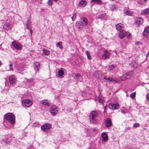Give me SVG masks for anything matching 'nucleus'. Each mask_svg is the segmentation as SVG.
Segmentation results:
<instances>
[{
    "label": "nucleus",
    "instance_id": "nucleus-21",
    "mask_svg": "<svg viewBox=\"0 0 149 149\" xmlns=\"http://www.w3.org/2000/svg\"><path fill=\"white\" fill-rule=\"evenodd\" d=\"M130 65L132 67L136 68L137 66V63L136 62V60H133L130 63Z\"/></svg>",
    "mask_w": 149,
    "mask_h": 149
},
{
    "label": "nucleus",
    "instance_id": "nucleus-40",
    "mask_svg": "<svg viewBox=\"0 0 149 149\" xmlns=\"http://www.w3.org/2000/svg\"><path fill=\"white\" fill-rule=\"evenodd\" d=\"M91 1L98 3H100L101 2L100 0H91Z\"/></svg>",
    "mask_w": 149,
    "mask_h": 149
},
{
    "label": "nucleus",
    "instance_id": "nucleus-41",
    "mask_svg": "<svg viewBox=\"0 0 149 149\" xmlns=\"http://www.w3.org/2000/svg\"><path fill=\"white\" fill-rule=\"evenodd\" d=\"M76 13H74L73 15V16L72 17V20L73 21L76 18Z\"/></svg>",
    "mask_w": 149,
    "mask_h": 149
},
{
    "label": "nucleus",
    "instance_id": "nucleus-49",
    "mask_svg": "<svg viewBox=\"0 0 149 149\" xmlns=\"http://www.w3.org/2000/svg\"><path fill=\"white\" fill-rule=\"evenodd\" d=\"M54 1H58V0H53Z\"/></svg>",
    "mask_w": 149,
    "mask_h": 149
},
{
    "label": "nucleus",
    "instance_id": "nucleus-25",
    "mask_svg": "<svg viewBox=\"0 0 149 149\" xmlns=\"http://www.w3.org/2000/svg\"><path fill=\"white\" fill-rule=\"evenodd\" d=\"M56 46L57 47H59L61 50L63 48V47L62 45V42H61L60 41L57 42L56 44Z\"/></svg>",
    "mask_w": 149,
    "mask_h": 149
},
{
    "label": "nucleus",
    "instance_id": "nucleus-27",
    "mask_svg": "<svg viewBox=\"0 0 149 149\" xmlns=\"http://www.w3.org/2000/svg\"><path fill=\"white\" fill-rule=\"evenodd\" d=\"M116 66V65L115 64H112L109 66V70L110 71L113 70L114 68H115Z\"/></svg>",
    "mask_w": 149,
    "mask_h": 149
},
{
    "label": "nucleus",
    "instance_id": "nucleus-15",
    "mask_svg": "<svg viewBox=\"0 0 149 149\" xmlns=\"http://www.w3.org/2000/svg\"><path fill=\"white\" fill-rule=\"evenodd\" d=\"M105 125L106 127L108 128L112 125V123L110 118H107L105 122Z\"/></svg>",
    "mask_w": 149,
    "mask_h": 149
},
{
    "label": "nucleus",
    "instance_id": "nucleus-11",
    "mask_svg": "<svg viewBox=\"0 0 149 149\" xmlns=\"http://www.w3.org/2000/svg\"><path fill=\"white\" fill-rule=\"evenodd\" d=\"M143 35L145 37H147L149 36V26L145 28L143 32Z\"/></svg>",
    "mask_w": 149,
    "mask_h": 149
},
{
    "label": "nucleus",
    "instance_id": "nucleus-35",
    "mask_svg": "<svg viewBox=\"0 0 149 149\" xmlns=\"http://www.w3.org/2000/svg\"><path fill=\"white\" fill-rule=\"evenodd\" d=\"M105 16V14H102L99 15L98 17L99 19H102L104 18Z\"/></svg>",
    "mask_w": 149,
    "mask_h": 149
},
{
    "label": "nucleus",
    "instance_id": "nucleus-9",
    "mask_svg": "<svg viewBox=\"0 0 149 149\" xmlns=\"http://www.w3.org/2000/svg\"><path fill=\"white\" fill-rule=\"evenodd\" d=\"M110 57V54L107 51H104L103 54L102 56V58L103 59H108Z\"/></svg>",
    "mask_w": 149,
    "mask_h": 149
},
{
    "label": "nucleus",
    "instance_id": "nucleus-52",
    "mask_svg": "<svg viewBox=\"0 0 149 149\" xmlns=\"http://www.w3.org/2000/svg\"><path fill=\"white\" fill-rule=\"evenodd\" d=\"M123 108H124V107H123Z\"/></svg>",
    "mask_w": 149,
    "mask_h": 149
},
{
    "label": "nucleus",
    "instance_id": "nucleus-46",
    "mask_svg": "<svg viewBox=\"0 0 149 149\" xmlns=\"http://www.w3.org/2000/svg\"><path fill=\"white\" fill-rule=\"evenodd\" d=\"M76 26L77 27H79V26L80 25H81L80 23H79V22L77 23L76 24Z\"/></svg>",
    "mask_w": 149,
    "mask_h": 149
},
{
    "label": "nucleus",
    "instance_id": "nucleus-38",
    "mask_svg": "<svg viewBox=\"0 0 149 149\" xmlns=\"http://www.w3.org/2000/svg\"><path fill=\"white\" fill-rule=\"evenodd\" d=\"M135 94L136 93L135 92L132 93L130 95L132 99L134 98L135 97Z\"/></svg>",
    "mask_w": 149,
    "mask_h": 149
},
{
    "label": "nucleus",
    "instance_id": "nucleus-2",
    "mask_svg": "<svg viewBox=\"0 0 149 149\" xmlns=\"http://www.w3.org/2000/svg\"><path fill=\"white\" fill-rule=\"evenodd\" d=\"M4 118L10 123L13 124L15 122V118L14 114L12 113H8L4 115Z\"/></svg>",
    "mask_w": 149,
    "mask_h": 149
},
{
    "label": "nucleus",
    "instance_id": "nucleus-6",
    "mask_svg": "<svg viewBox=\"0 0 149 149\" xmlns=\"http://www.w3.org/2000/svg\"><path fill=\"white\" fill-rule=\"evenodd\" d=\"M51 127L52 126L51 124L47 123L41 126V129L43 131H45L51 128Z\"/></svg>",
    "mask_w": 149,
    "mask_h": 149
},
{
    "label": "nucleus",
    "instance_id": "nucleus-10",
    "mask_svg": "<svg viewBox=\"0 0 149 149\" xmlns=\"http://www.w3.org/2000/svg\"><path fill=\"white\" fill-rule=\"evenodd\" d=\"M87 24L88 21L87 19L85 17H83L81 19V25L84 26H86Z\"/></svg>",
    "mask_w": 149,
    "mask_h": 149
},
{
    "label": "nucleus",
    "instance_id": "nucleus-20",
    "mask_svg": "<svg viewBox=\"0 0 149 149\" xmlns=\"http://www.w3.org/2000/svg\"><path fill=\"white\" fill-rule=\"evenodd\" d=\"M41 103L44 105H46L47 106H49L50 104L49 101L47 100H42L41 102Z\"/></svg>",
    "mask_w": 149,
    "mask_h": 149
},
{
    "label": "nucleus",
    "instance_id": "nucleus-50",
    "mask_svg": "<svg viewBox=\"0 0 149 149\" xmlns=\"http://www.w3.org/2000/svg\"><path fill=\"white\" fill-rule=\"evenodd\" d=\"M1 64H2V63L0 61V66L1 65Z\"/></svg>",
    "mask_w": 149,
    "mask_h": 149
},
{
    "label": "nucleus",
    "instance_id": "nucleus-34",
    "mask_svg": "<svg viewBox=\"0 0 149 149\" xmlns=\"http://www.w3.org/2000/svg\"><path fill=\"white\" fill-rule=\"evenodd\" d=\"M116 6L114 5H111L110 7L111 10L112 11L116 9Z\"/></svg>",
    "mask_w": 149,
    "mask_h": 149
},
{
    "label": "nucleus",
    "instance_id": "nucleus-3",
    "mask_svg": "<svg viewBox=\"0 0 149 149\" xmlns=\"http://www.w3.org/2000/svg\"><path fill=\"white\" fill-rule=\"evenodd\" d=\"M12 45L16 50H20L22 47V45L19 42L16 41L12 42Z\"/></svg>",
    "mask_w": 149,
    "mask_h": 149
},
{
    "label": "nucleus",
    "instance_id": "nucleus-1",
    "mask_svg": "<svg viewBox=\"0 0 149 149\" xmlns=\"http://www.w3.org/2000/svg\"><path fill=\"white\" fill-rule=\"evenodd\" d=\"M99 113L97 111H93L90 114V121L92 124H96L99 117Z\"/></svg>",
    "mask_w": 149,
    "mask_h": 149
},
{
    "label": "nucleus",
    "instance_id": "nucleus-47",
    "mask_svg": "<svg viewBox=\"0 0 149 149\" xmlns=\"http://www.w3.org/2000/svg\"><path fill=\"white\" fill-rule=\"evenodd\" d=\"M121 113H123L124 114L125 113V112L124 110H123L122 109H121Z\"/></svg>",
    "mask_w": 149,
    "mask_h": 149
},
{
    "label": "nucleus",
    "instance_id": "nucleus-5",
    "mask_svg": "<svg viewBox=\"0 0 149 149\" xmlns=\"http://www.w3.org/2000/svg\"><path fill=\"white\" fill-rule=\"evenodd\" d=\"M32 104L31 101L29 99L24 100L22 102V104L24 107H29L31 106Z\"/></svg>",
    "mask_w": 149,
    "mask_h": 149
},
{
    "label": "nucleus",
    "instance_id": "nucleus-44",
    "mask_svg": "<svg viewBox=\"0 0 149 149\" xmlns=\"http://www.w3.org/2000/svg\"><path fill=\"white\" fill-rule=\"evenodd\" d=\"M146 100L148 101H149V93L147 94L146 95Z\"/></svg>",
    "mask_w": 149,
    "mask_h": 149
},
{
    "label": "nucleus",
    "instance_id": "nucleus-17",
    "mask_svg": "<svg viewBox=\"0 0 149 149\" xmlns=\"http://www.w3.org/2000/svg\"><path fill=\"white\" fill-rule=\"evenodd\" d=\"M116 28L118 31H123V27L122 24H118L116 25Z\"/></svg>",
    "mask_w": 149,
    "mask_h": 149
},
{
    "label": "nucleus",
    "instance_id": "nucleus-33",
    "mask_svg": "<svg viewBox=\"0 0 149 149\" xmlns=\"http://www.w3.org/2000/svg\"><path fill=\"white\" fill-rule=\"evenodd\" d=\"M98 100L99 102L100 103H102L103 104L104 103V101L102 99L100 98V96L98 97Z\"/></svg>",
    "mask_w": 149,
    "mask_h": 149
},
{
    "label": "nucleus",
    "instance_id": "nucleus-42",
    "mask_svg": "<svg viewBox=\"0 0 149 149\" xmlns=\"http://www.w3.org/2000/svg\"><path fill=\"white\" fill-rule=\"evenodd\" d=\"M47 3L48 5L49 6L51 5L52 4V0H48Z\"/></svg>",
    "mask_w": 149,
    "mask_h": 149
},
{
    "label": "nucleus",
    "instance_id": "nucleus-51",
    "mask_svg": "<svg viewBox=\"0 0 149 149\" xmlns=\"http://www.w3.org/2000/svg\"><path fill=\"white\" fill-rule=\"evenodd\" d=\"M106 108V107H104V110H105V109Z\"/></svg>",
    "mask_w": 149,
    "mask_h": 149
},
{
    "label": "nucleus",
    "instance_id": "nucleus-18",
    "mask_svg": "<svg viewBox=\"0 0 149 149\" xmlns=\"http://www.w3.org/2000/svg\"><path fill=\"white\" fill-rule=\"evenodd\" d=\"M87 4V2L85 0H81L78 4L79 6L84 7Z\"/></svg>",
    "mask_w": 149,
    "mask_h": 149
},
{
    "label": "nucleus",
    "instance_id": "nucleus-14",
    "mask_svg": "<svg viewBox=\"0 0 149 149\" xmlns=\"http://www.w3.org/2000/svg\"><path fill=\"white\" fill-rule=\"evenodd\" d=\"M9 80L10 84L13 85L15 83V79L14 75H12L9 78Z\"/></svg>",
    "mask_w": 149,
    "mask_h": 149
},
{
    "label": "nucleus",
    "instance_id": "nucleus-29",
    "mask_svg": "<svg viewBox=\"0 0 149 149\" xmlns=\"http://www.w3.org/2000/svg\"><path fill=\"white\" fill-rule=\"evenodd\" d=\"M86 53L87 55V58L89 60H90L91 59V56L90 53L88 51H86Z\"/></svg>",
    "mask_w": 149,
    "mask_h": 149
},
{
    "label": "nucleus",
    "instance_id": "nucleus-23",
    "mask_svg": "<svg viewBox=\"0 0 149 149\" xmlns=\"http://www.w3.org/2000/svg\"><path fill=\"white\" fill-rule=\"evenodd\" d=\"M40 63L38 62H36L34 64L35 69L36 70V71H38L39 68L40 66Z\"/></svg>",
    "mask_w": 149,
    "mask_h": 149
},
{
    "label": "nucleus",
    "instance_id": "nucleus-39",
    "mask_svg": "<svg viewBox=\"0 0 149 149\" xmlns=\"http://www.w3.org/2000/svg\"><path fill=\"white\" fill-rule=\"evenodd\" d=\"M40 125L39 124L38 122H35L33 123V126L34 127H39Z\"/></svg>",
    "mask_w": 149,
    "mask_h": 149
},
{
    "label": "nucleus",
    "instance_id": "nucleus-31",
    "mask_svg": "<svg viewBox=\"0 0 149 149\" xmlns=\"http://www.w3.org/2000/svg\"><path fill=\"white\" fill-rule=\"evenodd\" d=\"M31 21L30 19H28L27 21V23H26V26H27V28L29 29V26L31 24Z\"/></svg>",
    "mask_w": 149,
    "mask_h": 149
},
{
    "label": "nucleus",
    "instance_id": "nucleus-45",
    "mask_svg": "<svg viewBox=\"0 0 149 149\" xmlns=\"http://www.w3.org/2000/svg\"><path fill=\"white\" fill-rule=\"evenodd\" d=\"M148 0H141V4H144V3H143L144 2H146Z\"/></svg>",
    "mask_w": 149,
    "mask_h": 149
},
{
    "label": "nucleus",
    "instance_id": "nucleus-26",
    "mask_svg": "<svg viewBox=\"0 0 149 149\" xmlns=\"http://www.w3.org/2000/svg\"><path fill=\"white\" fill-rule=\"evenodd\" d=\"M43 52L44 54L46 56H48L50 52L48 50L45 49H43Z\"/></svg>",
    "mask_w": 149,
    "mask_h": 149
},
{
    "label": "nucleus",
    "instance_id": "nucleus-8",
    "mask_svg": "<svg viewBox=\"0 0 149 149\" xmlns=\"http://www.w3.org/2000/svg\"><path fill=\"white\" fill-rule=\"evenodd\" d=\"M130 34L128 32H126L124 31H120L119 33V36L121 39H123L125 36H127V38L130 36Z\"/></svg>",
    "mask_w": 149,
    "mask_h": 149
},
{
    "label": "nucleus",
    "instance_id": "nucleus-13",
    "mask_svg": "<svg viewBox=\"0 0 149 149\" xmlns=\"http://www.w3.org/2000/svg\"><path fill=\"white\" fill-rule=\"evenodd\" d=\"M64 74V71L63 70L62 68H61L60 69H59L58 72L56 74L57 77L62 78L63 77V75Z\"/></svg>",
    "mask_w": 149,
    "mask_h": 149
},
{
    "label": "nucleus",
    "instance_id": "nucleus-7",
    "mask_svg": "<svg viewBox=\"0 0 149 149\" xmlns=\"http://www.w3.org/2000/svg\"><path fill=\"white\" fill-rule=\"evenodd\" d=\"M119 107V104L117 103L112 104H110L109 105V108L112 110L117 109Z\"/></svg>",
    "mask_w": 149,
    "mask_h": 149
},
{
    "label": "nucleus",
    "instance_id": "nucleus-19",
    "mask_svg": "<svg viewBox=\"0 0 149 149\" xmlns=\"http://www.w3.org/2000/svg\"><path fill=\"white\" fill-rule=\"evenodd\" d=\"M133 74L134 72L132 71L127 72L126 74V77H125V78L127 79L130 78L133 75Z\"/></svg>",
    "mask_w": 149,
    "mask_h": 149
},
{
    "label": "nucleus",
    "instance_id": "nucleus-43",
    "mask_svg": "<svg viewBox=\"0 0 149 149\" xmlns=\"http://www.w3.org/2000/svg\"><path fill=\"white\" fill-rule=\"evenodd\" d=\"M25 70L24 68V67H22L19 69L20 71H22Z\"/></svg>",
    "mask_w": 149,
    "mask_h": 149
},
{
    "label": "nucleus",
    "instance_id": "nucleus-32",
    "mask_svg": "<svg viewBox=\"0 0 149 149\" xmlns=\"http://www.w3.org/2000/svg\"><path fill=\"white\" fill-rule=\"evenodd\" d=\"M104 79L106 80H109V81L112 82L115 81V80L112 77H110V78L109 77L108 79H107L105 77H104Z\"/></svg>",
    "mask_w": 149,
    "mask_h": 149
},
{
    "label": "nucleus",
    "instance_id": "nucleus-24",
    "mask_svg": "<svg viewBox=\"0 0 149 149\" xmlns=\"http://www.w3.org/2000/svg\"><path fill=\"white\" fill-rule=\"evenodd\" d=\"M141 13L144 15H147L149 14V8L145 9L142 11Z\"/></svg>",
    "mask_w": 149,
    "mask_h": 149
},
{
    "label": "nucleus",
    "instance_id": "nucleus-4",
    "mask_svg": "<svg viewBox=\"0 0 149 149\" xmlns=\"http://www.w3.org/2000/svg\"><path fill=\"white\" fill-rule=\"evenodd\" d=\"M58 111V110L57 107L55 105L52 106L50 108V112L52 115L53 116H55L57 114Z\"/></svg>",
    "mask_w": 149,
    "mask_h": 149
},
{
    "label": "nucleus",
    "instance_id": "nucleus-12",
    "mask_svg": "<svg viewBox=\"0 0 149 149\" xmlns=\"http://www.w3.org/2000/svg\"><path fill=\"white\" fill-rule=\"evenodd\" d=\"M143 22V19L142 18H137L136 19V25L137 26L142 24Z\"/></svg>",
    "mask_w": 149,
    "mask_h": 149
},
{
    "label": "nucleus",
    "instance_id": "nucleus-28",
    "mask_svg": "<svg viewBox=\"0 0 149 149\" xmlns=\"http://www.w3.org/2000/svg\"><path fill=\"white\" fill-rule=\"evenodd\" d=\"M73 75L74 78L77 80L78 79L79 77H80V75L79 74H74Z\"/></svg>",
    "mask_w": 149,
    "mask_h": 149
},
{
    "label": "nucleus",
    "instance_id": "nucleus-37",
    "mask_svg": "<svg viewBox=\"0 0 149 149\" xmlns=\"http://www.w3.org/2000/svg\"><path fill=\"white\" fill-rule=\"evenodd\" d=\"M139 126L140 125L139 123H135L133 125V127L134 128H137L139 127Z\"/></svg>",
    "mask_w": 149,
    "mask_h": 149
},
{
    "label": "nucleus",
    "instance_id": "nucleus-16",
    "mask_svg": "<svg viewBox=\"0 0 149 149\" xmlns=\"http://www.w3.org/2000/svg\"><path fill=\"white\" fill-rule=\"evenodd\" d=\"M101 137L103 141L107 142L108 139L107 134L105 132H103L101 134Z\"/></svg>",
    "mask_w": 149,
    "mask_h": 149
},
{
    "label": "nucleus",
    "instance_id": "nucleus-36",
    "mask_svg": "<svg viewBox=\"0 0 149 149\" xmlns=\"http://www.w3.org/2000/svg\"><path fill=\"white\" fill-rule=\"evenodd\" d=\"M13 65L12 64H10L9 65L10 68L9 70H7L8 71L10 70V71H13V69L12 68Z\"/></svg>",
    "mask_w": 149,
    "mask_h": 149
},
{
    "label": "nucleus",
    "instance_id": "nucleus-30",
    "mask_svg": "<svg viewBox=\"0 0 149 149\" xmlns=\"http://www.w3.org/2000/svg\"><path fill=\"white\" fill-rule=\"evenodd\" d=\"M124 13L126 15L130 16L132 15V13L129 12L127 10H125L124 11Z\"/></svg>",
    "mask_w": 149,
    "mask_h": 149
},
{
    "label": "nucleus",
    "instance_id": "nucleus-48",
    "mask_svg": "<svg viewBox=\"0 0 149 149\" xmlns=\"http://www.w3.org/2000/svg\"><path fill=\"white\" fill-rule=\"evenodd\" d=\"M126 130H130V127H128L127 128H126Z\"/></svg>",
    "mask_w": 149,
    "mask_h": 149
},
{
    "label": "nucleus",
    "instance_id": "nucleus-22",
    "mask_svg": "<svg viewBox=\"0 0 149 149\" xmlns=\"http://www.w3.org/2000/svg\"><path fill=\"white\" fill-rule=\"evenodd\" d=\"M3 28L6 30H8L11 28L10 25L8 24H4L3 26Z\"/></svg>",
    "mask_w": 149,
    "mask_h": 149
}]
</instances>
